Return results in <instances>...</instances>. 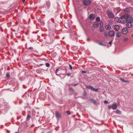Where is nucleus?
<instances>
[{
    "label": "nucleus",
    "instance_id": "obj_1",
    "mask_svg": "<svg viewBox=\"0 0 133 133\" xmlns=\"http://www.w3.org/2000/svg\"><path fill=\"white\" fill-rule=\"evenodd\" d=\"M107 14L108 17L110 18L114 17V15L111 10H107Z\"/></svg>",
    "mask_w": 133,
    "mask_h": 133
},
{
    "label": "nucleus",
    "instance_id": "obj_2",
    "mask_svg": "<svg viewBox=\"0 0 133 133\" xmlns=\"http://www.w3.org/2000/svg\"><path fill=\"white\" fill-rule=\"evenodd\" d=\"M118 22L120 23H125L127 22L126 18L124 16H122L118 19Z\"/></svg>",
    "mask_w": 133,
    "mask_h": 133
},
{
    "label": "nucleus",
    "instance_id": "obj_3",
    "mask_svg": "<svg viewBox=\"0 0 133 133\" xmlns=\"http://www.w3.org/2000/svg\"><path fill=\"white\" fill-rule=\"evenodd\" d=\"M91 2L90 0H84L83 1V4L87 6L89 5Z\"/></svg>",
    "mask_w": 133,
    "mask_h": 133
},
{
    "label": "nucleus",
    "instance_id": "obj_4",
    "mask_svg": "<svg viewBox=\"0 0 133 133\" xmlns=\"http://www.w3.org/2000/svg\"><path fill=\"white\" fill-rule=\"evenodd\" d=\"M55 115L57 119L60 118L61 117V114L58 111H56L55 112Z\"/></svg>",
    "mask_w": 133,
    "mask_h": 133
},
{
    "label": "nucleus",
    "instance_id": "obj_5",
    "mask_svg": "<svg viewBox=\"0 0 133 133\" xmlns=\"http://www.w3.org/2000/svg\"><path fill=\"white\" fill-rule=\"evenodd\" d=\"M115 33L114 31L113 30L110 31L109 32V35L111 37L114 36L115 35Z\"/></svg>",
    "mask_w": 133,
    "mask_h": 133
},
{
    "label": "nucleus",
    "instance_id": "obj_6",
    "mask_svg": "<svg viewBox=\"0 0 133 133\" xmlns=\"http://www.w3.org/2000/svg\"><path fill=\"white\" fill-rule=\"evenodd\" d=\"M112 109L114 110L116 109L117 106L116 103H114L112 104Z\"/></svg>",
    "mask_w": 133,
    "mask_h": 133
},
{
    "label": "nucleus",
    "instance_id": "obj_7",
    "mask_svg": "<svg viewBox=\"0 0 133 133\" xmlns=\"http://www.w3.org/2000/svg\"><path fill=\"white\" fill-rule=\"evenodd\" d=\"M95 17V15L94 14H91L89 16V18L91 20H94Z\"/></svg>",
    "mask_w": 133,
    "mask_h": 133
},
{
    "label": "nucleus",
    "instance_id": "obj_8",
    "mask_svg": "<svg viewBox=\"0 0 133 133\" xmlns=\"http://www.w3.org/2000/svg\"><path fill=\"white\" fill-rule=\"evenodd\" d=\"M127 21L128 22H131L133 20V19L131 17L127 16Z\"/></svg>",
    "mask_w": 133,
    "mask_h": 133
},
{
    "label": "nucleus",
    "instance_id": "obj_9",
    "mask_svg": "<svg viewBox=\"0 0 133 133\" xmlns=\"http://www.w3.org/2000/svg\"><path fill=\"white\" fill-rule=\"evenodd\" d=\"M122 31L123 34H127L128 32L127 28H123L122 30Z\"/></svg>",
    "mask_w": 133,
    "mask_h": 133
},
{
    "label": "nucleus",
    "instance_id": "obj_10",
    "mask_svg": "<svg viewBox=\"0 0 133 133\" xmlns=\"http://www.w3.org/2000/svg\"><path fill=\"white\" fill-rule=\"evenodd\" d=\"M132 25V24L131 22H128L126 24V26L128 28H131Z\"/></svg>",
    "mask_w": 133,
    "mask_h": 133
},
{
    "label": "nucleus",
    "instance_id": "obj_11",
    "mask_svg": "<svg viewBox=\"0 0 133 133\" xmlns=\"http://www.w3.org/2000/svg\"><path fill=\"white\" fill-rule=\"evenodd\" d=\"M124 12L125 14H128L130 12V10L129 9L126 8L124 9Z\"/></svg>",
    "mask_w": 133,
    "mask_h": 133
},
{
    "label": "nucleus",
    "instance_id": "obj_12",
    "mask_svg": "<svg viewBox=\"0 0 133 133\" xmlns=\"http://www.w3.org/2000/svg\"><path fill=\"white\" fill-rule=\"evenodd\" d=\"M114 29L116 31H117L119 28V26L118 25H116L114 27Z\"/></svg>",
    "mask_w": 133,
    "mask_h": 133
},
{
    "label": "nucleus",
    "instance_id": "obj_13",
    "mask_svg": "<svg viewBox=\"0 0 133 133\" xmlns=\"http://www.w3.org/2000/svg\"><path fill=\"white\" fill-rule=\"evenodd\" d=\"M115 113L119 115L122 114V112L121 111H119L118 109H117L115 111Z\"/></svg>",
    "mask_w": 133,
    "mask_h": 133
},
{
    "label": "nucleus",
    "instance_id": "obj_14",
    "mask_svg": "<svg viewBox=\"0 0 133 133\" xmlns=\"http://www.w3.org/2000/svg\"><path fill=\"white\" fill-rule=\"evenodd\" d=\"M105 28L107 30H110L111 29V27L110 25L107 24L105 26Z\"/></svg>",
    "mask_w": 133,
    "mask_h": 133
},
{
    "label": "nucleus",
    "instance_id": "obj_15",
    "mask_svg": "<svg viewBox=\"0 0 133 133\" xmlns=\"http://www.w3.org/2000/svg\"><path fill=\"white\" fill-rule=\"evenodd\" d=\"M89 100L91 101L95 104L96 105H97V102L96 101H95V100H94L92 99H89Z\"/></svg>",
    "mask_w": 133,
    "mask_h": 133
},
{
    "label": "nucleus",
    "instance_id": "obj_16",
    "mask_svg": "<svg viewBox=\"0 0 133 133\" xmlns=\"http://www.w3.org/2000/svg\"><path fill=\"white\" fill-rule=\"evenodd\" d=\"M98 23L97 22H95L94 23L93 25L94 28H95L98 26Z\"/></svg>",
    "mask_w": 133,
    "mask_h": 133
},
{
    "label": "nucleus",
    "instance_id": "obj_17",
    "mask_svg": "<svg viewBox=\"0 0 133 133\" xmlns=\"http://www.w3.org/2000/svg\"><path fill=\"white\" fill-rule=\"evenodd\" d=\"M116 36L117 38H119L121 36V33L119 32H117L116 33Z\"/></svg>",
    "mask_w": 133,
    "mask_h": 133
},
{
    "label": "nucleus",
    "instance_id": "obj_18",
    "mask_svg": "<svg viewBox=\"0 0 133 133\" xmlns=\"http://www.w3.org/2000/svg\"><path fill=\"white\" fill-rule=\"evenodd\" d=\"M120 80H121L123 82H129V81L128 80H124V79L122 78H120Z\"/></svg>",
    "mask_w": 133,
    "mask_h": 133
},
{
    "label": "nucleus",
    "instance_id": "obj_19",
    "mask_svg": "<svg viewBox=\"0 0 133 133\" xmlns=\"http://www.w3.org/2000/svg\"><path fill=\"white\" fill-rule=\"evenodd\" d=\"M93 87L90 85H88L86 86V88L90 89L92 90Z\"/></svg>",
    "mask_w": 133,
    "mask_h": 133
},
{
    "label": "nucleus",
    "instance_id": "obj_20",
    "mask_svg": "<svg viewBox=\"0 0 133 133\" xmlns=\"http://www.w3.org/2000/svg\"><path fill=\"white\" fill-rule=\"evenodd\" d=\"M69 90L72 92H75V91L71 87L69 88Z\"/></svg>",
    "mask_w": 133,
    "mask_h": 133
},
{
    "label": "nucleus",
    "instance_id": "obj_21",
    "mask_svg": "<svg viewBox=\"0 0 133 133\" xmlns=\"http://www.w3.org/2000/svg\"><path fill=\"white\" fill-rule=\"evenodd\" d=\"M92 90L94 91L97 92L98 91V89L94 88L93 87Z\"/></svg>",
    "mask_w": 133,
    "mask_h": 133
},
{
    "label": "nucleus",
    "instance_id": "obj_22",
    "mask_svg": "<svg viewBox=\"0 0 133 133\" xmlns=\"http://www.w3.org/2000/svg\"><path fill=\"white\" fill-rule=\"evenodd\" d=\"M31 117V116L29 114H28L27 116V117L26 118L27 120H30V118Z\"/></svg>",
    "mask_w": 133,
    "mask_h": 133
},
{
    "label": "nucleus",
    "instance_id": "obj_23",
    "mask_svg": "<svg viewBox=\"0 0 133 133\" xmlns=\"http://www.w3.org/2000/svg\"><path fill=\"white\" fill-rule=\"evenodd\" d=\"M96 20L97 22H99L100 21V18L99 17H97L96 18Z\"/></svg>",
    "mask_w": 133,
    "mask_h": 133
},
{
    "label": "nucleus",
    "instance_id": "obj_24",
    "mask_svg": "<svg viewBox=\"0 0 133 133\" xmlns=\"http://www.w3.org/2000/svg\"><path fill=\"white\" fill-rule=\"evenodd\" d=\"M128 40V38L127 37H124L123 39V41H127Z\"/></svg>",
    "mask_w": 133,
    "mask_h": 133
},
{
    "label": "nucleus",
    "instance_id": "obj_25",
    "mask_svg": "<svg viewBox=\"0 0 133 133\" xmlns=\"http://www.w3.org/2000/svg\"><path fill=\"white\" fill-rule=\"evenodd\" d=\"M100 25L102 27L103 25V22H101L100 23Z\"/></svg>",
    "mask_w": 133,
    "mask_h": 133
},
{
    "label": "nucleus",
    "instance_id": "obj_26",
    "mask_svg": "<svg viewBox=\"0 0 133 133\" xmlns=\"http://www.w3.org/2000/svg\"><path fill=\"white\" fill-rule=\"evenodd\" d=\"M46 66L47 67H49L50 66V64L49 63H46L45 64Z\"/></svg>",
    "mask_w": 133,
    "mask_h": 133
},
{
    "label": "nucleus",
    "instance_id": "obj_27",
    "mask_svg": "<svg viewBox=\"0 0 133 133\" xmlns=\"http://www.w3.org/2000/svg\"><path fill=\"white\" fill-rule=\"evenodd\" d=\"M104 31V29L103 28H101L100 29V32H102Z\"/></svg>",
    "mask_w": 133,
    "mask_h": 133
},
{
    "label": "nucleus",
    "instance_id": "obj_28",
    "mask_svg": "<svg viewBox=\"0 0 133 133\" xmlns=\"http://www.w3.org/2000/svg\"><path fill=\"white\" fill-rule=\"evenodd\" d=\"M59 69H56V74L57 75H59V74H57V72H58V71H59Z\"/></svg>",
    "mask_w": 133,
    "mask_h": 133
},
{
    "label": "nucleus",
    "instance_id": "obj_29",
    "mask_svg": "<svg viewBox=\"0 0 133 133\" xmlns=\"http://www.w3.org/2000/svg\"><path fill=\"white\" fill-rule=\"evenodd\" d=\"M112 105H110L108 106V108L109 109H111V108L112 109Z\"/></svg>",
    "mask_w": 133,
    "mask_h": 133
},
{
    "label": "nucleus",
    "instance_id": "obj_30",
    "mask_svg": "<svg viewBox=\"0 0 133 133\" xmlns=\"http://www.w3.org/2000/svg\"><path fill=\"white\" fill-rule=\"evenodd\" d=\"M99 44L100 45H102V46H105V45L104 44H103V43H99Z\"/></svg>",
    "mask_w": 133,
    "mask_h": 133
},
{
    "label": "nucleus",
    "instance_id": "obj_31",
    "mask_svg": "<svg viewBox=\"0 0 133 133\" xmlns=\"http://www.w3.org/2000/svg\"><path fill=\"white\" fill-rule=\"evenodd\" d=\"M66 113L68 115H70L71 114L70 111H66Z\"/></svg>",
    "mask_w": 133,
    "mask_h": 133
},
{
    "label": "nucleus",
    "instance_id": "obj_32",
    "mask_svg": "<svg viewBox=\"0 0 133 133\" xmlns=\"http://www.w3.org/2000/svg\"><path fill=\"white\" fill-rule=\"evenodd\" d=\"M69 66L70 69L71 70H72V66H71V65L70 64H69Z\"/></svg>",
    "mask_w": 133,
    "mask_h": 133
},
{
    "label": "nucleus",
    "instance_id": "obj_33",
    "mask_svg": "<svg viewBox=\"0 0 133 133\" xmlns=\"http://www.w3.org/2000/svg\"><path fill=\"white\" fill-rule=\"evenodd\" d=\"M108 102V101L107 100H105L104 101V103L105 104H107Z\"/></svg>",
    "mask_w": 133,
    "mask_h": 133
},
{
    "label": "nucleus",
    "instance_id": "obj_34",
    "mask_svg": "<svg viewBox=\"0 0 133 133\" xmlns=\"http://www.w3.org/2000/svg\"><path fill=\"white\" fill-rule=\"evenodd\" d=\"M33 48L32 47H30L29 48V49L30 50H33Z\"/></svg>",
    "mask_w": 133,
    "mask_h": 133
},
{
    "label": "nucleus",
    "instance_id": "obj_35",
    "mask_svg": "<svg viewBox=\"0 0 133 133\" xmlns=\"http://www.w3.org/2000/svg\"><path fill=\"white\" fill-rule=\"evenodd\" d=\"M104 36H108V35L105 32L104 33Z\"/></svg>",
    "mask_w": 133,
    "mask_h": 133
},
{
    "label": "nucleus",
    "instance_id": "obj_36",
    "mask_svg": "<svg viewBox=\"0 0 133 133\" xmlns=\"http://www.w3.org/2000/svg\"><path fill=\"white\" fill-rule=\"evenodd\" d=\"M78 84V83L76 84L72 85L73 86L75 87V86H76Z\"/></svg>",
    "mask_w": 133,
    "mask_h": 133
},
{
    "label": "nucleus",
    "instance_id": "obj_37",
    "mask_svg": "<svg viewBox=\"0 0 133 133\" xmlns=\"http://www.w3.org/2000/svg\"><path fill=\"white\" fill-rule=\"evenodd\" d=\"M6 76L8 77H10V75L9 73H7L6 74Z\"/></svg>",
    "mask_w": 133,
    "mask_h": 133
},
{
    "label": "nucleus",
    "instance_id": "obj_38",
    "mask_svg": "<svg viewBox=\"0 0 133 133\" xmlns=\"http://www.w3.org/2000/svg\"><path fill=\"white\" fill-rule=\"evenodd\" d=\"M112 41H110V42H109V44H110L111 45L112 44Z\"/></svg>",
    "mask_w": 133,
    "mask_h": 133
},
{
    "label": "nucleus",
    "instance_id": "obj_39",
    "mask_svg": "<svg viewBox=\"0 0 133 133\" xmlns=\"http://www.w3.org/2000/svg\"><path fill=\"white\" fill-rule=\"evenodd\" d=\"M67 75L69 76H70V75H71V74L69 73H68L67 74Z\"/></svg>",
    "mask_w": 133,
    "mask_h": 133
},
{
    "label": "nucleus",
    "instance_id": "obj_40",
    "mask_svg": "<svg viewBox=\"0 0 133 133\" xmlns=\"http://www.w3.org/2000/svg\"><path fill=\"white\" fill-rule=\"evenodd\" d=\"M50 3L49 2H48L47 3V5H48V6L49 7V6H50Z\"/></svg>",
    "mask_w": 133,
    "mask_h": 133
},
{
    "label": "nucleus",
    "instance_id": "obj_41",
    "mask_svg": "<svg viewBox=\"0 0 133 133\" xmlns=\"http://www.w3.org/2000/svg\"><path fill=\"white\" fill-rule=\"evenodd\" d=\"M63 70L65 71V73L66 74V72H67L66 69H63Z\"/></svg>",
    "mask_w": 133,
    "mask_h": 133
},
{
    "label": "nucleus",
    "instance_id": "obj_42",
    "mask_svg": "<svg viewBox=\"0 0 133 133\" xmlns=\"http://www.w3.org/2000/svg\"><path fill=\"white\" fill-rule=\"evenodd\" d=\"M82 73H86V72L85 71H82Z\"/></svg>",
    "mask_w": 133,
    "mask_h": 133
},
{
    "label": "nucleus",
    "instance_id": "obj_43",
    "mask_svg": "<svg viewBox=\"0 0 133 133\" xmlns=\"http://www.w3.org/2000/svg\"><path fill=\"white\" fill-rule=\"evenodd\" d=\"M51 21H52L53 23H54V19L53 18H51Z\"/></svg>",
    "mask_w": 133,
    "mask_h": 133
},
{
    "label": "nucleus",
    "instance_id": "obj_44",
    "mask_svg": "<svg viewBox=\"0 0 133 133\" xmlns=\"http://www.w3.org/2000/svg\"><path fill=\"white\" fill-rule=\"evenodd\" d=\"M131 36L132 38H133V34H132L131 35Z\"/></svg>",
    "mask_w": 133,
    "mask_h": 133
},
{
    "label": "nucleus",
    "instance_id": "obj_45",
    "mask_svg": "<svg viewBox=\"0 0 133 133\" xmlns=\"http://www.w3.org/2000/svg\"><path fill=\"white\" fill-rule=\"evenodd\" d=\"M22 0V2H24L25 0Z\"/></svg>",
    "mask_w": 133,
    "mask_h": 133
},
{
    "label": "nucleus",
    "instance_id": "obj_46",
    "mask_svg": "<svg viewBox=\"0 0 133 133\" xmlns=\"http://www.w3.org/2000/svg\"><path fill=\"white\" fill-rule=\"evenodd\" d=\"M43 64H40V65H41V66H42V65H43Z\"/></svg>",
    "mask_w": 133,
    "mask_h": 133
},
{
    "label": "nucleus",
    "instance_id": "obj_47",
    "mask_svg": "<svg viewBox=\"0 0 133 133\" xmlns=\"http://www.w3.org/2000/svg\"><path fill=\"white\" fill-rule=\"evenodd\" d=\"M15 133H18V132H15Z\"/></svg>",
    "mask_w": 133,
    "mask_h": 133
}]
</instances>
